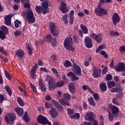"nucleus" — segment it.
Here are the masks:
<instances>
[{
	"label": "nucleus",
	"mask_w": 125,
	"mask_h": 125,
	"mask_svg": "<svg viewBox=\"0 0 125 125\" xmlns=\"http://www.w3.org/2000/svg\"><path fill=\"white\" fill-rule=\"evenodd\" d=\"M74 42H73V38L71 37H68L65 38L63 42V46L64 48L67 50H69L74 52L75 51V47L73 46Z\"/></svg>",
	"instance_id": "nucleus-1"
},
{
	"label": "nucleus",
	"mask_w": 125,
	"mask_h": 125,
	"mask_svg": "<svg viewBox=\"0 0 125 125\" xmlns=\"http://www.w3.org/2000/svg\"><path fill=\"white\" fill-rule=\"evenodd\" d=\"M26 12L25 15H26L27 23L28 24H34L36 22V18L34 16V13H33V11L30 9L26 10Z\"/></svg>",
	"instance_id": "nucleus-2"
},
{
	"label": "nucleus",
	"mask_w": 125,
	"mask_h": 125,
	"mask_svg": "<svg viewBox=\"0 0 125 125\" xmlns=\"http://www.w3.org/2000/svg\"><path fill=\"white\" fill-rule=\"evenodd\" d=\"M95 13L97 16H105L108 15V11L102 8L101 5H98L97 7L95 9Z\"/></svg>",
	"instance_id": "nucleus-3"
},
{
	"label": "nucleus",
	"mask_w": 125,
	"mask_h": 125,
	"mask_svg": "<svg viewBox=\"0 0 125 125\" xmlns=\"http://www.w3.org/2000/svg\"><path fill=\"white\" fill-rule=\"evenodd\" d=\"M37 120L39 124L43 125H52L51 122L48 121V119L45 116H42V114H40L37 118Z\"/></svg>",
	"instance_id": "nucleus-4"
},
{
	"label": "nucleus",
	"mask_w": 125,
	"mask_h": 125,
	"mask_svg": "<svg viewBox=\"0 0 125 125\" xmlns=\"http://www.w3.org/2000/svg\"><path fill=\"white\" fill-rule=\"evenodd\" d=\"M16 120V116L14 114L8 113L7 116H5V122L7 125H13Z\"/></svg>",
	"instance_id": "nucleus-5"
},
{
	"label": "nucleus",
	"mask_w": 125,
	"mask_h": 125,
	"mask_svg": "<svg viewBox=\"0 0 125 125\" xmlns=\"http://www.w3.org/2000/svg\"><path fill=\"white\" fill-rule=\"evenodd\" d=\"M73 65L72 66V70L74 73L77 76H82V68L75 62H73Z\"/></svg>",
	"instance_id": "nucleus-6"
},
{
	"label": "nucleus",
	"mask_w": 125,
	"mask_h": 125,
	"mask_svg": "<svg viewBox=\"0 0 125 125\" xmlns=\"http://www.w3.org/2000/svg\"><path fill=\"white\" fill-rule=\"evenodd\" d=\"M95 118V114H94V113L92 111H88L86 113V115H85L84 116V118L85 121H90V122H92V121H93Z\"/></svg>",
	"instance_id": "nucleus-7"
},
{
	"label": "nucleus",
	"mask_w": 125,
	"mask_h": 125,
	"mask_svg": "<svg viewBox=\"0 0 125 125\" xmlns=\"http://www.w3.org/2000/svg\"><path fill=\"white\" fill-rule=\"evenodd\" d=\"M111 20L112 24H113L114 26H117L118 23H120V21H121V17L119 16V14L115 13L113 14Z\"/></svg>",
	"instance_id": "nucleus-8"
},
{
	"label": "nucleus",
	"mask_w": 125,
	"mask_h": 125,
	"mask_svg": "<svg viewBox=\"0 0 125 125\" xmlns=\"http://www.w3.org/2000/svg\"><path fill=\"white\" fill-rule=\"evenodd\" d=\"M84 42L86 47L87 48H91L93 46L92 43V39L89 36H86L84 40Z\"/></svg>",
	"instance_id": "nucleus-9"
},
{
	"label": "nucleus",
	"mask_w": 125,
	"mask_h": 125,
	"mask_svg": "<svg viewBox=\"0 0 125 125\" xmlns=\"http://www.w3.org/2000/svg\"><path fill=\"white\" fill-rule=\"evenodd\" d=\"M115 68L117 72H123L124 76H125V64L124 62H120L119 64L115 66Z\"/></svg>",
	"instance_id": "nucleus-10"
},
{
	"label": "nucleus",
	"mask_w": 125,
	"mask_h": 125,
	"mask_svg": "<svg viewBox=\"0 0 125 125\" xmlns=\"http://www.w3.org/2000/svg\"><path fill=\"white\" fill-rule=\"evenodd\" d=\"M42 6L43 8L42 14L43 15H45L49 13V9H48V2L45 1L42 3Z\"/></svg>",
	"instance_id": "nucleus-11"
},
{
	"label": "nucleus",
	"mask_w": 125,
	"mask_h": 125,
	"mask_svg": "<svg viewBox=\"0 0 125 125\" xmlns=\"http://www.w3.org/2000/svg\"><path fill=\"white\" fill-rule=\"evenodd\" d=\"M59 10L63 14L67 13L69 10H68V7H67V4L64 2H62L61 3V6L59 8Z\"/></svg>",
	"instance_id": "nucleus-12"
},
{
	"label": "nucleus",
	"mask_w": 125,
	"mask_h": 125,
	"mask_svg": "<svg viewBox=\"0 0 125 125\" xmlns=\"http://www.w3.org/2000/svg\"><path fill=\"white\" fill-rule=\"evenodd\" d=\"M49 113L51 118H52L53 119H56V118L58 117V115H59L58 111H57L56 108L54 107L51 108L50 109Z\"/></svg>",
	"instance_id": "nucleus-13"
},
{
	"label": "nucleus",
	"mask_w": 125,
	"mask_h": 125,
	"mask_svg": "<svg viewBox=\"0 0 125 125\" xmlns=\"http://www.w3.org/2000/svg\"><path fill=\"white\" fill-rule=\"evenodd\" d=\"M111 113L114 117H119V113L120 112V109L116 105H112L111 107Z\"/></svg>",
	"instance_id": "nucleus-14"
},
{
	"label": "nucleus",
	"mask_w": 125,
	"mask_h": 125,
	"mask_svg": "<svg viewBox=\"0 0 125 125\" xmlns=\"http://www.w3.org/2000/svg\"><path fill=\"white\" fill-rule=\"evenodd\" d=\"M101 69H97L96 67H94L93 77H94L95 79L100 78V77H101V75H100V74H101Z\"/></svg>",
	"instance_id": "nucleus-15"
},
{
	"label": "nucleus",
	"mask_w": 125,
	"mask_h": 125,
	"mask_svg": "<svg viewBox=\"0 0 125 125\" xmlns=\"http://www.w3.org/2000/svg\"><path fill=\"white\" fill-rule=\"evenodd\" d=\"M67 77H69L70 78H71L72 81H73V82H75L76 81H79L80 80V78L77 76L76 73H74L72 72L67 73Z\"/></svg>",
	"instance_id": "nucleus-16"
},
{
	"label": "nucleus",
	"mask_w": 125,
	"mask_h": 125,
	"mask_svg": "<svg viewBox=\"0 0 125 125\" xmlns=\"http://www.w3.org/2000/svg\"><path fill=\"white\" fill-rule=\"evenodd\" d=\"M68 89L71 94H76V87L72 83H70L68 85Z\"/></svg>",
	"instance_id": "nucleus-17"
},
{
	"label": "nucleus",
	"mask_w": 125,
	"mask_h": 125,
	"mask_svg": "<svg viewBox=\"0 0 125 125\" xmlns=\"http://www.w3.org/2000/svg\"><path fill=\"white\" fill-rule=\"evenodd\" d=\"M16 54L20 59H23L24 55H25V52L23 50L19 49L16 51Z\"/></svg>",
	"instance_id": "nucleus-18"
},
{
	"label": "nucleus",
	"mask_w": 125,
	"mask_h": 125,
	"mask_svg": "<svg viewBox=\"0 0 125 125\" xmlns=\"http://www.w3.org/2000/svg\"><path fill=\"white\" fill-rule=\"evenodd\" d=\"M39 85L40 86V89L42 92H46V86L43 84V83L41 80L39 81Z\"/></svg>",
	"instance_id": "nucleus-19"
},
{
	"label": "nucleus",
	"mask_w": 125,
	"mask_h": 125,
	"mask_svg": "<svg viewBox=\"0 0 125 125\" xmlns=\"http://www.w3.org/2000/svg\"><path fill=\"white\" fill-rule=\"evenodd\" d=\"M48 84L49 90H53V89H55L56 88V83H55L53 80L51 82H49Z\"/></svg>",
	"instance_id": "nucleus-20"
},
{
	"label": "nucleus",
	"mask_w": 125,
	"mask_h": 125,
	"mask_svg": "<svg viewBox=\"0 0 125 125\" xmlns=\"http://www.w3.org/2000/svg\"><path fill=\"white\" fill-rule=\"evenodd\" d=\"M100 89L102 92H105L107 91V85L105 82L101 83L100 84Z\"/></svg>",
	"instance_id": "nucleus-21"
},
{
	"label": "nucleus",
	"mask_w": 125,
	"mask_h": 125,
	"mask_svg": "<svg viewBox=\"0 0 125 125\" xmlns=\"http://www.w3.org/2000/svg\"><path fill=\"white\" fill-rule=\"evenodd\" d=\"M49 28H50V31L51 33L57 31V27H56L55 23H54V22L50 23V25H49Z\"/></svg>",
	"instance_id": "nucleus-22"
},
{
	"label": "nucleus",
	"mask_w": 125,
	"mask_h": 125,
	"mask_svg": "<svg viewBox=\"0 0 125 125\" xmlns=\"http://www.w3.org/2000/svg\"><path fill=\"white\" fill-rule=\"evenodd\" d=\"M15 111L20 117H22L23 114H24V110H23V108L21 107L15 108Z\"/></svg>",
	"instance_id": "nucleus-23"
},
{
	"label": "nucleus",
	"mask_w": 125,
	"mask_h": 125,
	"mask_svg": "<svg viewBox=\"0 0 125 125\" xmlns=\"http://www.w3.org/2000/svg\"><path fill=\"white\" fill-rule=\"evenodd\" d=\"M80 28L81 29L85 35L88 34V29L84 24H81Z\"/></svg>",
	"instance_id": "nucleus-24"
},
{
	"label": "nucleus",
	"mask_w": 125,
	"mask_h": 125,
	"mask_svg": "<svg viewBox=\"0 0 125 125\" xmlns=\"http://www.w3.org/2000/svg\"><path fill=\"white\" fill-rule=\"evenodd\" d=\"M95 41H96L98 43H100L103 41V36L101 33L98 34Z\"/></svg>",
	"instance_id": "nucleus-25"
},
{
	"label": "nucleus",
	"mask_w": 125,
	"mask_h": 125,
	"mask_svg": "<svg viewBox=\"0 0 125 125\" xmlns=\"http://www.w3.org/2000/svg\"><path fill=\"white\" fill-rule=\"evenodd\" d=\"M4 89H5L6 91L8 93L10 97H11V96L12 95V90H11V88H10L9 86L6 85L4 87Z\"/></svg>",
	"instance_id": "nucleus-26"
},
{
	"label": "nucleus",
	"mask_w": 125,
	"mask_h": 125,
	"mask_svg": "<svg viewBox=\"0 0 125 125\" xmlns=\"http://www.w3.org/2000/svg\"><path fill=\"white\" fill-rule=\"evenodd\" d=\"M87 101L88 102L89 105H92V106H93V107L96 106V103H95L94 99H93V97H90L87 99Z\"/></svg>",
	"instance_id": "nucleus-27"
},
{
	"label": "nucleus",
	"mask_w": 125,
	"mask_h": 125,
	"mask_svg": "<svg viewBox=\"0 0 125 125\" xmlns=\"http://www.w3.org/2000/svg\"><path fill=\"white\" fill-rule=\"evenodd\" d=\"M17 101L20 106L21 107H24L25 104L24 101H23V100H22V99L19 97H17Z\"/></svg>",
	"instance_id": "nucleus-28"
},
{
	"label": "nucleus",
	"mask_w": 125,
	"mask_h": 125,
	"mask_svg": "<svg viewBox=\"0 0 125 125\" xmlns=\"http://www.w3.org/2000/svg\"><path fill=\"white\" fill-rule=\"evenodd\" d=\"M107 85L108 87V88H112V87H114L116 85V83H115V81H108L107 82Z\"/></svg>",
	"instance_id": "nucleus-29"
},
{
	"label": "nucleus",
	"mask_w": 125,
	"mask_h": 125,
	"mask_svg": "<svg viewBox=\"0 0 125 125\" xmlns=\"http://www.w3.org/2000/svg\"><path fill=\"white\" fill-rule=\"evenodd\" d=\"M35 9L36 11L39 13V14H42V11L43 10V8H42V6H36Z\"/></svg>",
	"instance_id": "nucleus-30"
},
{
	"label": "nucleus",
	"mask_w": 125,
	"mask_h": 125,
	"mask_svg": "<svg viewBox=\"0 0 125 125\" xmlns=\"http://www.w3.org/2000/svg\"><path fill=\"white\" fill-rule=\"evenodd\" d=\"M65 68H69L72 66V62L69 60H66L65 62L63 63Z\"/></svg>",
	"instance_id": "nucleus-31"
},
{
	"label": "nucleus",
	"mask_w": 125,
	"mask_h": 125,
	"mask_svg": "<svg viewBox=\"0 0 125 125\" xmlns=\"http://www.w3.org/2000/svg\"><path fill=\"white\" fill-rule=\"evenodd\" d=\"M109 36H112V37H119L120 34L117 31H114V30H111L109 32Z\"/></svg>",
	"instance_id": "nucleus-32"
},
{
	"label": "nucleus",
	"mask_w": 125,
	"mask_h": 125,
	"mask_svg": "<svg viewBox=\"0 0 125 125\" xmlns=\"http://www.w3.org/2000/svg\"><path fill=\"white\" fill-rule=\"evenodd\" d=\"M53 40V38L50 34H48L46 36V42H51Z\"/></svg>",
	"instance_id": "nucleus-33"
},
{
	"label": "nucleus",
	"mask_w": 125,
	"mask_h": 125,
	"mask_svg": "<svg viewBox=\"0 0 125 125\" xmlns=\"http://www.w3.org/2000/svg\"><path fill=\"white\" fill-rule=\"evenodd\" d=\"M80 113H74L72 116H70V119H76V120H80Z\"/></svg>",
	"instance_id": "nucleus-34"
},
{
	"label": "nucleus",
	"mask_w": 125,
	"mask_h": 125,
	"mask_svg": "<svg viewBox=\"0 0 125 125\" xmlns=\"http://www.w3.org/2000/svg\"><path fill=\"white\" fill-rule=\"evenodd\" d=\"M14 34L15 37H19V36L22 35V30H21V29H18L14 32Z\"/></svg>",
	"instance_id": "nucleus-35"
},
{
	"label": "nucleus",
	"mask_w": 125,
	"mask_h": 125,
	"mask_svg": "<svg viewBox=\"0 0 125 125\" xmlns=\"http://www.w3.org/2000/svg\"><path fill=\"white\" fill-rule=\"evenodd\" d=\"M51 45L52 47H55L57 45V39L56 38H53V40H52Z\"/></svg>",
	"instance_id": "nucleus-36"
},
{
	"label": "nucleus",
	"mask_w": 125,
	"mask_h": 125,
	"mask_svg": "<svg viewBox=\"0 0 125 125\" xmlns=\"http://www.w3.org/2000/svg\"><path fill=\"white\" fill-rule=\"evenodd\" d=\"M37 72V70H35L34 69H31L30 71V76L32 78V79H36L37 77H36V72Z\"/></svg>",
	"instance_id": "nucleus-37"
},
{
	"label": "nucleus",
	"mask_w": 125,
	"mask_h": 125,
	"mask_svg": "<svg viewBox=\"0 0 125 125\" xmlns=\"http://www.w3.org/2000/svg\"><path fill=\"white\" fill-rule=\"evenodd\" d=\"M67 17H69V14L64 15L62 17V21H63L65 25H67L68 24V19H67Z\"/></svg>",
	"instance_id": "nucleus-38"
},
{
	"label": "nucleus",
	"mask_w": 125,
	"mask_h": 125,
	"mask_svg": "<svg viewBox=\"0 0 125 125\" xmlns=\"http://www.w3.org/2000/svg\"><path fill=\"white\" fill-rule=\"evenodd\" d=\"M64 81L61 80L60 82H59L56 83L57 87H62L64 84Z\"/></svg>",
	"instance_id": "nucleus-39"
},
{
	"label": "nucleus",
	"mask_w": 125,
	"mask_h": 125,
	"mask_svg": "<svg viewBox=\"0 0 125 125\" xmlns=\"http://www.w3.org/2000/svg\"><path fill=\"white\" fill-rule=\"evenodd\" d=\"M1 30L3 31V32H4V34L5 35H7L8 34V29H7V27L5 26H2L1 27Z\"/></svg>",
	"instance_id": "nucleus-40"
},
{
	"label": "nucleus",
	"mask_w": 125,
	"mask_h": 125,
	"mask_svg": "<svg viewBox=\"0 0 125 125\" xmlns=\"http://www.w3.org/2000/svg\"><path fill=\"white\" fill-rule=\"evenodd\" d=\"M66 111L67 112L68 116H69V118H70L71 116H72V115L74 114V110L70 108H67L66 109Z\"/></svg>",
	"instance_id": "nucleus-41"
},
{
	"label": "nucleus",
	"mask_w": 125,
	"mask_h": 125,
	"mask_svg": "<svg viewBox=\"0 0 125 125\" xmlns=\"http://www.w3.org/2000/svg\"><path fill=\"white\" fill-rule=\"evenodd\" d=\"M64 99L66 100H71L72 98V96L69 93H65L64 94Z\"/></svg>",
	"instance_id": "nucleus-42"
},
{
	"label": "nucleus",
	"mask_w": 125,
	"mask_h": 125,
	"mask_svg": "<svg viewBox=\"0 0 125 125\" xmlns=\"http://www.w3.org/2000/svg\"><path fill=\"white\" fill-rule=\"evenodd\" d=\"M5 38H6V36H5L4 32H3V31L1 30H0V39H1V40L2 41H4Z\"/></svg>",
	"instance_id": "nucleus-43"
},
{
	"label": "nucleus",
	"mask_w": 125,
	"mask_h": 125,
	"mask_svg": "<svg viewBox=\"0 0 125 125\" xmlns=\"http://www.w3.org/2000/svg\"><path fill=\"white\" fill-rule=\"evenodd\" d=\"M119 51L121 54H124V53L125 52V45H121L119 47Z\"/></svg>",
	"instance_id": "nucleus-44"
},
{
	"label": "nucleus",
	"mask_w": 125,
	"mask_h": 125,
	"mask_svg": "<svg viewBox=\"0 0 125 125\" xmlns=\"http://www.w3.org/2000/svg\"><path fill=\"white\" fill-rule=\"evenodd\" d=\"M112 103L115 105H117V106H119L120 105V104L118 103V98H117V97H114L112 99Z\"/></svg>",
	"instance_id": "nucleus-45"
},
{
	"label": "nucleus",
	"mask_w": 125,
	"mask_h": 125,
	"mask_svg": "<svg viewBox=\"0 0 125 125\" xmlns=\"http://www.w3.org/2000/svg\"><path fill=\"white\" fill-rule=\"evenodd\" d=\"M15 28H19V24H21V21L18 20H16L14 22Z\"/></svg>",
	"instance_id": "nucleus-46"
},
{
	"label": "nucleus",
	"mask_w": 125,
	"mask_h": 125,
	"mask_svg": "<svg viewBox=\"0 0 125 125\" xmlns=\"http://www.w3.org/2000/svg\"><path fill=\"white\" fill-rule=\"evenodd\" d=\"M52 81H53V78H52L50 75H47L46 77L45 82H48V83L49 82H52Z\"/></svg>",
	"instance_id": "nucleus-47"
},
{
	"label": "nucleus",
	"mask_w": 125,
	"mask_h": 125,
	"mask_svg": "<svg viewBox=\"0 0 125 125\" xmlns=\"http://www.w3.org/2000/svg\"><path fill=\"white\" fill-rule=\"evenodd\" d=\"M4 74L6 78H7L8 80H11V76H10V75L8 73V72H7L6 70H4Z\"/></svg>",
	"instance_id": "nucleus-48"
},
{
	"label": "nucleus",
	"mask_w": 125,
	"mask_h": 125,
	"mask_svg": "<svg viewBox=\"0 0 125 125\" xmlns=\"http://www.w3.org/2000/svg\"><path fill=\"white\" fill-rule=\"evenodd\" d=\"M11 18H12V15H8L4 17V20L7 21H11Z\"/></svg>",
	"instance_id": "nucleus-49"
},
{
	"label": "nucleus",
	"mask_w": 125,
	"mask_h": 125,
	"mask_svg": "<svg viewBox=\"0 0 125 125\" xmlns=\"http://www.w3.org/2000/svg\"><path fill=\"white\" fill-rule=\"evenodd\" d=\"M60 104L63 105V106H65L67 103V102L64 99H62L59 101Z\"/></svg>",
	"instance_id": "nucleus-50"
},
{
	"label": "nucleus",
	"mask_w": 125,
	"mask_h": 125,
	"mask_svg": "<svg viewBox=\"0 0 125 125\" xmlns=\"http://www.w3.org/2000/svg\"><path fill=\"white\" fill-rule=\"evenodd\" d=\"M40 72H44V73H49V70L48 69L45 67H41Z\"/></svg>",
	"instance_id": "nucleus-51"
},
{
	"label": "nucleus",
	"mask_w": 125,
	"mask_h": 125,
	"mask_svg": "<svg viewBox=\"0 0 125 125\" xmlns=\"http://www.w3.org/2000/svg\"><path fill=\"white\" fill-rule=\"evenodd\" d=\"M51 34L53 37H55V38H57L58 36H59V33L57 31V30H56V31H53L51 32Z\"/></svg>",
	"instance_id": "nucleus-52"
},
{
	"label": "nucleus",
	"mask_w": 125,
	"mask_h": 125,
	"mask_svg": "<svg viewBox=\"0 0 125 125\" xmlns=\"http://www.w3.org/2000/svg\"><path fill=\"white\" fill-rule=\"evenodd\" d=\"M97 37V35L93 32L91 33L90 34V37L93 39V40H94L95 41Z\"/></svg>",
	"instance_id": "nucleus-53"
},
{
	"label": "nucleus",
	"mask_w": 125,
	"mask_h": 125,
	"mask_svg": "<svg viewBox=\"0 0 125 125\" xmlns=\"http://www.w3.org/2000/svg\"><path fill=\"white\" fill-rule=\"evenodd\" d=\"M93 96L95 100V101H98L99 100V95L97 93H95L93 95Z\"/></svg>",
	"instance_id": "nucleus-54"
},
{
	"label": "nucleus",
	"mask_w": 125,
	"mask_h": 125,
	"mask_svg": "<svg viewBox=\"0 0 125 125\" xmlns=\"http://www.w3.org/2000/svg\"><path fill=\"white\" fill-rule=\"evenodd\" d=\"M0 58L3 61V62H5V63H7L8 62V59H7L6 57H3L2 55L0 56Z\"/></svg>",
	"instance_id": "nucleus-55"
},
{
	"label": "nucleus",
	"mask_w": 125,
	"mask_h": 125,
	"mask_svg": "<svg viewBox=\"0 0 125 125\" xmlns=\"http://www.w3.org/2000/svg\"><path fill=\"white\" fill-rule=\"evenodd\" d=\"M62 78L64 83H67L69 82V80H68V79H67V77H66V76H65V75L63 74Z\"/></svg>",
	"instance_id": "nucleus-56"
},
{
	"label": "nucleus",
	"mask_w": 125,
	"mask_h": 125,
	"mask_svg": "<svg viewBox=\"0 0 125 125\" xmlns=\"http://www.w3.org/2000/svg\"><path fill=\"white\" fill-rule=\"evenodd\" d=\"M53 61H57L58 60V56L55 54H52L51 56Z\"/></svg>",
	"instance_id": "nucleus-57"
},
{
	"label": "nucleus",
	"mask_w": 125,
	"mask_h": 125,
	"mask_svg": "<svg viewBox=\"0 0 125 125\" xmlns=\"http://www.w3.org/2000/svg\"><path fill=\"white\" fill-rule=\"evenodd\" d=\"M106 79L105 81H112V79H113V77L111 74H107L106 76Z\"/></svg>",
	"instance_id": "nucleus-58"
},
{
	"label": "nucleus",
	"mask_w": 125,
	"mask_h": 125,
	"mask_svg": "<svg viewBox=\"0 0 125 125\" xmlns=\"http://www.w3.org/2000/svg\"><path fill=\"white\" fill-rule=\"evenodd\" d=\"M110 90L112 93H114L115 92H119V88H118V87L112 88Z\"/></svg>",
	"instance_id": "nucleus-59"
},
{
	"label": "nucleus",
	"mask_w": 125,
	"mask_h": 125,
	"mask_svg": "<svg viewBox=\"0 0 125 125\" xmlns=\"http://www.w3.org/2000/svg\"><path fill=\"white\" fill-rule=\"evenodd\" d=\"M113 114L111 112L108 113V119L110 120V122H112L114 120V117H113Z\"/></svg>",
	"instance_id": "nucleus-60"
},
{
	"label": "nucleus",
	"mask_w": 125,
	"mask_h": 125,
	"mask_svg": "<svg viewBox=\"0 0 125 125\" xmlns=\"http://www.w3.org/2000/svg\"><path fill=\"white\" fill-rule=\"evenodd\" d=\"M30 85L31 87L32 88L34 92H35L36 93V92H37V88H36V86H35V85H34L32 83H30Z\"/></svg>",
	"instance_id": "nucleus-61"
},
{
	"label": "nucleus",
	"mask_w": 125,
	"mask_h": 125,
	"mask_svg": "<svg viewBox=\"0 0 125 125\" xmlns=\"http://www.w3.org/2000/svg\"><path fill=\"white\" fill-rule=\"evenodd\" d=\"M73 38V40L74 42H76V43L79 42V36L74 35Z\"/></svg>",
	"instance_id": "nucleus-62"
},
{
	"label": "nucleus",
	"mask_w": 125,
	"mask_h": 125,
	"mask_svg": "<svg viewBox=\"0 0 125 125\" xmlns=\"http://www.w3.org/2000/svg\"><path fill=\"white\" fill-rule=\"evenodd\" d=\"M38 65L40 66H42L44 65V62L42 60L40 59L38 60Z\"/></svg>",
	"instance_id": "nucleus-63"
},
{
	"label": "nucleus",
	"mask_w": 125,
	"mask_h": 125,
	"mask_svg": "<svg viewBox=\"0 0 125 125\" xmlns=\"http://www.w3.org/2000/svg\"><path fill=\"white\" fill-rule=\"evenodd\" d=\"M52 71L55 76H58V71H57V69L54 68H52Z\"/></svg>",
	"instance_id": "nucleus-64"
}]
</instances>
